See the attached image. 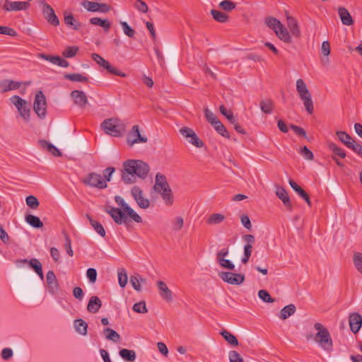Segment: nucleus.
Returning a JSON list of instances; mask_svg holds the SVG:
<instances>
[{
  "label": "nucleus",
  "mask_w": 362,
  "mask_h": 362,
  "mask_svg": "<svg viewBox=\"0 0 362 362\" xmlns=\"http://www.w3.org/2000/svg\"><path fill=\"white\" fill-rule=\"evenodd\" d=\"M266 25L275 32L276 29L282 24L280 21L276 18L269 16L265 19Z\"/></svg>",
  "instance_id": "obj_45"
},
{
  "label": "nucleus",
  "mask_w": 362,
  "mask_h": 362,
  "mask_svg": "<svg viewBox=\"0 0 362 362\" xmlns=\"http://www.w3.org/2000/svg\"><path fill=\"white\" fill-rule=\"evenodd\" d=\"M30 4L26 1H5L3 9L6 11H23L28 8Z\"/></svg>",
  "instance_id": "obj_15"
},
{
  "label": "nucleus",
  "mask_w": 362,
  "mask_h": 362,
  "mask_svg": "<svg viewBox=\"0 0 362 362\" xmlns=\"http://www.w3.org/2000/svg\"><path fill=\"white\" fill-rule=\"evenodd\" d=\"M42 58L45 59L47 61L50 62L51 63L54 64H57L59 66L62 67H67L69 66V62L62 59V57L59 56H52V55H45L42 54Z\"/></svg>",
  "instance_id": "obj_29"
},
{
  "label": "nucleus",
  "mask_w": 362,
  "mask_h": 362,
  "mask_svg": "<svg viewBox=\"0 0 362 362\" xmlns=\"http://www.w3.org/2000/svg\"><path fill=\"white\" fill-rule=\"evenodd\" d=\"M102 306V302L98 296H92L88 303L87 310L89 313H96Z\"/></svg>",
  "instance_id": "obj_27"
},
{
  "label": "nucleus",
  "mask_w": 362,
  "mask_h": 362,
  "mask_svg": "<svg viewBox=\"0 0 362 362\" xmlns=\"http://www.w3.org/2000/svg\"><path fill=\"white\" fill-rule=\"evenodd\" d=\"M219 110L221 113L228 119L230 124L235 123L236 119L230 110H228L224 105H221Z\"/></svg>",
  "instance_id": "obj_50"
},
{
  "label": "nucleus",
  "mask_w": 362,
  "mask_h": 362,
  "mask_svg": "<svg viewBox=\"0 0 362 362\" xmlns=\"http://www.w3.org/2000/svg\"><path fill=\"white\" fill-rule=\"evenodd\" d=\"M22 83L10 79L0 81V93H4L19 88Z\"/></svg>",
  "instance_id": "obj_18"
},
{
  "label": "nucleus",
  "mask_w": 362,
  "mask_h": 362,
  "mask_svg": "<svg viewBox=\"0 0 362 362\" xmlns=\"http://www.w3.org/2000/svg\"><path fill=\"white\" fill-rule=\"evenodd\" d=\"M131 194L141 209H146L150 206V201L144 198L143 191L139 186H134L131 189Z\"/></svg>",
  "instance_id": "obj_14"
},
{
  "label": "nucleus",
  "mask_w": 362,
  "mask_h": 362,
  "mask_svg": "<svg viewBox=\"0 0 362 362\" xmlns=\"http://www.w3.org/2000/svg\"><path fill=\"white\" fill-rule=\"evenodd\" d=\"M180 133L193 146L197 148H202L204 146V142L198 137L192 129L184 127L180 129Z\"/></svg>",
  "instance_id": "obj_11"
},
{
  "label": "nucleus",
  "mask_w": 362,
  "mask_h": 362,
  "mask_svg": "<svg viewBox=\"0 0 362 362\" xmlns=\"http://www.w3.org/2000/svg\"><path fill=\"white\" fill-rule=\"evenodd\" d=\"M134 6L140 12L147 13L148 7L147 4L142 0H136L134 4Z\"/></svg>",
  "instance_id": "obj_61"
},
{
  "label": "nucleus",
  "mask_w": 362,
  "mask_h": 362,
  "mask_svg": "<svg viewBox=\"0 0 362 362\" xmlns=\"http://www.w3.org/2000/svg\"><path fill=\"white\" fill-rule=\"evenodd\" d=\"M82 182L88 186L98 189H105L107 187L105 180H103L100 175L96 173H90L82 180Z\"/></svg>",
  "instance_id": "obj_10"
},
{
  "label": "nucleus",
  "mask_w": 362,
  "mask_h": 362,
  "mask_svg": "<svg viewBox=\"0 0 362 362\" xmlns=\"http://www.w3.org/2000/svg\"><path fill=\"white\" fill-rule=\"evenodd\" d=\"M296 312V306L293 304H289L283 308L279 313V317L281 320H286L293 315Z\"/></svg>",
  "instance_id": "obj_34"
},
{
  "label": "nucleus",
  "mask_w": 362,
  "mask_h": 362,
  "mask_svg": "<svg viewBox=\"0 0 362 362\" xmlns=\"http://www.w3.org/2000/svg\"><path fill=\"white\" fill-rule=\"evenodd\" d=\"M39 4L42 6V13L47 21L53 26H58L59 20L52 7L45 0H39Z\"/></svg>",
  "instance_id": "obj_9"
},
{
  "label": "nucleus",
  "mask_w": 362,
  "mask_h": 362,
  "mask_svg": "<svg viewBox=\"0 0 362 362\" xmlns=\"http://www.w3.org/2000/svg\"><path fill=\"white\" fill-rule=\"evenodd\" d=\"M21 262H28L30 267L38 274L40 278L42 280L44 279L43 272L42 269V264L37 259H31L29 262L28 259H24L21 260Z\"/></svg>",
  "instance_id": "obj_26"
},
{
  "label": "nucleus",
  "mask_w": 362,
  "mask_h": 362,
  "mask_svg": "<svg viewBox=\"0 0 362 362\" xmlns=\"http://www.w3.org/2000/svg\"><path fill=\"white\" fill-rule=\"evenodd\" d=\"M225 216L221 214H212L207 220V223L210 225L218 224L223 222Z\"/></svg>",
  "instance_id": "obj_48"
},
{
  "label": "nucleus",
  "mask_w": 362,
  "mask_h": 362,
  "mask_svg": "<svg viewBox=\"0 0 362 362\" xmlns=\"http://www.w3.org/2000/svg\"><path fill=\"white\" fill-rule=\"evenodd\" d=\"M252 247L253 246L252 245H245L244 246V255H243V257H242V262L243 264H247L248 262H249V259L250 258V256H251V254H252Z\"/></svg>",
  "instance_id": "obj_53"
},
{
  "label": "nucleus",
  "mask_w": 362,
  "mask_h": 362,
  "mask_svg": "<svg viewBox=\"0 0 362 362\" xmlns=\"http://www.w3.org/2000/svg\"><path fill=\"white\" fill-rule=\"evenodd\" d=\"M261 110L265 114H271L274 107V103L272 100L267 98L262 100L259 103Z\"/></svg>",
  "instance_id": "obj_33"
},
{
  "label": "nucleus",
  "mask_w": 362,
  "mask_h": 362,
  "mask_svg": "<svg viewBox=\"0 0 362 362\" xmlns=\"http://www.w3.org/2000/svg\"><path fill=\"white\" fill-rule=\"evenodd\" d=\"M64 23L69 26L72 28L73 29L78 30L81 28V23L76 21L72 13H68L67 12H64Z\"/></svg>",
  "instance_id": "obj_30"
},
{
  "label": "nucleus",
  "mask_w": 362,
  "mask_h": 362,
  "mask_svg": "<svg viewBox=\"0 0 362 362\" xmlns=\"http://www.w3.org/2000/svg\"><path fill=\"white\" fill-rule=\"evenodd\" d=\"M11 103L16 107L20 115L25 122L30 119V106L26 100L18 95H13L10 98Z\"/></svg>",
  "instance_id": "obj_8"
},
{
  "label": "nucleus",
  "mask_w": 362,
  "mask_h": 362,
  "mask_svg": "<svg viewBox=\"0 0 362 362\" xmlns=\"http://www.w3.org/2000/svg\"><path fill=\"white\" fill-rule=\"evenodd\" d=\"M350 329L352 332L356 334L362 325V317L358 313H351L349 318Z\"/></svg>",
  "instance_id": "obj_19"
},
{
  "label": "nucleus",
  "mask_w": 362,
  "mask_h": 362,
  "mask_svg": "<svg viewBox=\"0 0 362 362\" xmlns=\"http://www.w3.org/2000/svg\"><path fill=\"white\" fill-rule=\"evenodd\" d=\"M33 109L40 118L44 119L46 117L47 100L42 90H38L35 94Z\"/></svg>",
  "instance_id": "obj_7"
},
{
  "label": "nucleus",
  "mask_w": 362,
  "mask_h": 362,
  "mask_svg": "<svg viewBox=\"0 0 362 362\" xmlns=\"http://www.w3.org/2000/svg\"><path fill=\"white\" fill-rule=\"evenodd\" d=\"M25 221L35 228H40L43 226V223L41 221L39 217L28 214L25 217Z\"/></svg>",
  "instance_id": "obj_35"
},
{
  "label": "nucleus",
  "mask_w": 362,
  "mask_h": 362,
  "mask_svg": "<svg viewBox=\"0 0 362 362\" xmlns=\"http://www.w3.org/2000/svg\"><path fill=\"white\" fill-rule=\"evenodd\" d=\"M348 148L362 158V146L358 144L355 140L352 141L351 144Z\"/></svg>",
  "instance_id": "obj_64"
},
{
  "label": "nucleus",
  "mask_w": 362,
  "mask_h": 362,
  "mask_svg": "<svg viewBox=\"0 0 362 362\" xmlns=\"http://www.w3.org/2000/svg\"><path fill=\"white\" fill-rule=\"evenodd\" d=\"M90 23L102 27L105 32H107L111 26L110 23L107 19H102L98 17L91 18L90 19Z\"/></svg>",
  "instance_id": "obj_32"
},
{
  "label": "nucleus",
  "mask_w": 362,
  "mask_h": 362,
  "mask_svg": "<svg viewBox=\"0 0 362 362\" xmlns=\"http://www.w3.org/2000/svg\"><path fill=\"white\" fill-rule=\"evenodd\" d=\"M64 78L76 82H87L88 81V77L81 74H66L64 75Z\"/></svg>",
  "instance_id": "obj_44"
},
{
  "label": "nucleus",
  "mask_w": 362,
  "mask_h": 362,
  "mask_svg": "<svg viewBox=\"0 0 362 362\" xmlns=\"http://www.w3.org/2000/svg\"><path fill=\"white\" fill-rule=\"evenodd\" d=\"M211 14L213 18L219 23H226L229 20V16L226 13L216 9L211 10Z\"/></svg>",
  "instance_id": "obj_38"
},
{
  "label": "nucleus",
  "mask_w": 362,
  "mask_h": 362,
  "mask_svg": "<svg viewBox=\"0 0 362 362\" xmlns=\"http://www.w3.org/2000/svg\"><path fill=\"white\" fill-rule=\"evenodd\" d=\"M228 356L230 362H243V358L236 351H230Z\"/></svg>",
  "instance_id": "obj_63"
},
{
  "label": "nucleus",
  "mask_w": 362,
  "mask_h": 362,
  "mask_svg": "<svg viewBox=\"0 0 362 362\" xmlns=\"http://www.w3.org/2000/svg\"><path fill=\"white\" fill-rule=\"evenodd\" d=\"M46 280L49 292L53 295L59 291V283L53 271H49L47 273Z\"/></svg>",
  "instance_id": "obj_17"
},
{
  "label": "nucleus",
  "mask_w": 362,
  "mask_h": 362,
  "mask_svg": "<svg viewBox=\"0 0 362 362\" xmlns=\"http://www.w3.org/2000/svg\"><path fill=\"white\" fill-rule=\"evenodd\" d=\"M105 211L110 214L114 221L119 225H121L122 223H127L128 216H129L136 223H139L142 222L141 217L137 214L129 206L126 207V209L122 211L119 208H115L107 205L105 208Z\"/></svg>",
  "instance_id": "obj_2"
},
{
  "label": "nucleus",
  "mask_w": 362,
  "mask_h": 362,
  "mask_svg": "<svg viewBox=\"0 0 362 362\" xmlns=\"http://www.w3.org/2000/svg\"><path fill=\"white\" fill-rule=\"evenodd\" d=\"M157 286L161 298L167 302H171L173 300V293L166 284L162 281H157Z\"/></svg>",
  "instance_id": "obj_20"
},
{
  "label": "nucleus",
  "mask_w": 362,
  "mask_h": 362,
  "mask_svg": "<svg viewBox=\"0 0 362 362\" xmlns=\"http://www.w3.org/2000/svg\"><path fill=\"white\" fill-rule=\"evenodd\" d=\"M212 126L215 129V130L221 134L222 136L226 137L227 139L230 138V135L228 132L227 131L225 126L221 123V122L218 119L216 122H214Z\"/></svg>",
  "instance_id": "obj_42"
},
{
  "label": "nucleus",
  "mask_w": 362,
  "mask_h": 362,
  "mask_svg": "<svg viewBox=\"0 0 362 362\" xmlns=\"http://www.w3.org/2000/svg\"><path fill=\"white\" fill-rule=\"evenodd\" d=\"M133 310L137 313H146L148 312V309L146 305V303L144 301H140L139 303H135L132 308Z\"/></svg>",
  "instance_id": "obj_55"
},
{
  "label": "nucleus",
  "mask_w": 362,
  "mask_h": 362,
  "mask_svg": "<svg viewBox=\"0 0 362 362\" xmlns=\"http://www.w3.org/2000/svg\"><path fill=\"white\" fill-rule=\"evenodd\" d=\"M221 334L230 345L233 346H236L238 345V341L236 337L230 332L227 330H223L221 332Z\"/></svg>",
  "instance_id": "obj_41"
},
{
  "label": "nucleus",
  "mask_w": 362,
  "mask_h": 362,
  "mask_svg": "<svg viewBox=\"0 0 362 362\" xmlns=\"http://www.w3.org/2000/svg\"><path fill=\"white\" fill-rule=\"evenodd\" d=\"M148 139L140 134L139 125H134L127 137V143L132 147L135 144L146 143Z\"/></svg>",
  "instance_id": "obj_12"
},
{
  "label": "nucleus",
  "mask_w": 362,
  "mask_h": 362,
  "mask_svg": "<svg viewBox=\"0 0 362 362\" xmlns=\"http://www.w3.org/2000/svg\"><path fill=\"white\" fill-rule=\"evenodd\" d=\"M25 202L26 204L32 209H36L40 205L38 199L33 195L28 196L25 198Z\"/></svg>",
  "instance_id": "obj_51"
},
{
  "label": "nucleus",
  "mask_w": 362,
  "mask_h": 362,
  "mask_svg": "<svg viewBox=\"0 0 362 362\" xmlns=\"http://www.w3.org/2000/svg\"><path fill=\"white\" fill-rule=\"evenodd\" d=\"M336 134L339 141L347 148L351 144L352 141H354V139L345 132L338 131L337 132Z\"/></svg>",
  "instance_id": "obj_37"
},
{
  "label": "nucleus",
  "mask_w": 362,
  "mask_h": 362,
  "mask_svg": "<svg viewBox=\"0 0 362 362\" xmlns=\"http://www.w3.org/2000/svg\"><path fill=\"white\" fill-rule=\"evenodd\" d=\"M153 189L161 195L163 199L167 205L173 204V197L172 194V190L167 182L166 177L164 175L160 173H158L156 175V180L153 185Z\"/></svg>",
  "instance_id": "obj_3"
},
{
  "label": "nucleus",
  "mask_w": 362,
  "mask_h": 362,
  "mask_svg": "<svg viewBox=\"0 0 362 362\" xmlns=\"http://www.w3.org/2000/svg\"><path fill=\"white\" fill-rule=\"evenodd\" d=\"M219 276L223 281L231 285H240L245 281L243 274L230 272H221L219 273Z\"/></svg>",
  "instance_id": "obj_13"
},
{
  "label": "nucleus",
  "mask_w": 362,
  "mask_h": 362,
  "mask_svg": "<svg viewBox=\"0 0 362 362\" xmlns=\"http://www.w3.org/2000/svg\"><path fill=\"white\" fill-rule=\"evenodd\" d=\"M353 261L356 269L362 274V253L356 252L354 255Z\"/></svg>",
  "instance_id": "obj_54"
},
{
  "label": "nucleus",
  "mask_w": 362,
  "mask_h": 362,
  "mask_svg": "<svg viewBox=\"0 0 362 362\" xmlns=\"http://www.w3.org/2000/svg\"><path fill=\"white\" fill-rule=\"evenodd\" d=\"M74 327L76 332L82 335L87 334V323L82 319H78L74 321Z\"/></svg>",
  "instance_id": "obj_39"
},
{
  "label": "nucleus",
  "mask_w": 362,
  "mask_h": 362,
  "mask_svg": "<svg viewBox=\"0 0 362 362\" xmlns=\"http://www.w3.org/2000/svg\"><path fill=\"white\" fill-rule=\"evenodd\" d=\"M86 218L89 221L90 225L93 226L94 230L102 237L105 236V230L102 224L95 220H93L89 214L86 215Z\"/></svg>",
  "instance_id": "obj_36"
},
{
  "label": "nucleus",
  "mask_w": 362,
  "mask_h": 362,
  "mask_svg": "<svg viewBox=\"0 0 362 362\" xmlns=\"http://www.w3.org/2000/svg\"><path fill=\"white\" fill-rule=\"evenodd\" d=\"M64 238H65V243H64V247L66 250V252L67 254L70 256V257H72L74 255V252H73V250L71 248V239L69 236V235L64 232Z\"/></svg>",
  "instance_id": "obj_60"
},
{
  "label": "nucleus",
  "mask_w": 362,
  "mask_h": 362,
  "mask_svg": "<svg viewBox=\"0 0 362 362\" xmlns=\"http://www.w3.org/2000/svg\"><path fill=\"white\" fill-rule=\"evenodd\" d=\"M128 277L127 272L124 269H120L118 270V281L119 284L122 288H124L127 283Z\"/></svg>",
  "instance_id": "obj_49"
},
{
  "label": "nucleus",
  "mask_w": 362,
  "mask_h": 362,
  "mask_svg": "<svg viewBox=\"0 0 362 362\" xmlns=\"http://www.w3.org/2000/svg\"><path fill=\"white\" fill-rule=\"evenodd\" d=\"M119 355L127 362H133L136 359V352L134 350L122 349L119 351Z\"/></svg>",
  "instance_id": "obj_31"
},
{
  "label": "nucleus",
  "mask_w": 362,
  "mask_h": 362,
  "mask_svg": "<svg viewBox=\"0 0 362 362\" xmlns=\"http://www.w3.org/2000/svg\"><path fill=\"white\" fill-rule=\"evenodd\" d=\"M296 90L299 98L303 102L305 108L308 114L312 115L314 111L313 102L311 93L308 90L307 86L302 78L296 81Z\"/></svg>",
  "instance_id": "obj_6"
},
{
  "label": "nucleus",
  "mask_w": 362,
  "mask_h": 362,
  "mask_svg": "<svg viewBox=\"0 0 362 362\" xmlns=\"http://www.w3.org/2000/svg\"><path fill=\"white\" fill-rule=\"evenodd\" d=\"M78 51V48L76 46L67 47L62 52V55L66 58L74 57Z\"/></svg>",
  "instance_id": "obj_56"
},
{
  "label": "nucleus",
  "mask_w": 362,
  "mask_h": 362,
  "mask_svg": "<svg viewBox=\"0 0 362 362\" xmlns=\"http://www.w3.org/2000/svg\"><path fill=\"white\" fill-rule=\"evenodd\" d=\"M276 194L280 199L285 206L290 211L292 210V204L289 196L286 189L282 187H278L276 191Z\"/></svg>",
  "instance_id": "obj_22"
},
{
  "label": "nucleus",
  "mask_w": 362,
  "mask_h": 362,
  "mask_svg": "<svg viewBox=\"0 0 362 362\" xmlns=\"http://www.w3.org/2000/svg\"><path fill=\"white\" fill-rule=\"evenodd\" d=\"M39 143L42 148L45 149L52 156L56 157H59L62 156L60 151L51 143H49L45 140H40Z\"/></svg>",
  "instance_id": "obj_28"
},
{
  "label": "nucleus",
  "mask_w": 362,
  "mask_h": 362,
  "mask_svg": "<svg viewBox=\"0 0 362 362\" xmlns=\"http://www.w3.org/2000/svg\"><path fill=\"white\" fill-rule=\"evenodd\" d=\"M204 112L205 115V117L206 120L212 125L214 122H216L218 119L217 117L211 112L208 107H205L204 110Z\"/></svg>",
  "instance_id": "obj_59"
},
{
  "label": "nucleus",
  "mask_w": 362,
  "mask_h": 362,
  "mask_svg": "<svg viewBox=\"0 0 362 362\" xmlns=\"http://www.w3.org/2000/svg\"><path fill=\"white\" fill-rule=\"evenodd\" d=\"M184 220L181 216H177L173 221V228L174 230L178 231L183 227Z\"/></svg>",
  "instance_id": "obj_62"
},
{
  "label": "nucleus",
  "mask_w": 362,
  "mask_h": 362,
  "mask_svg": "<svg viewBox=\"0 0 362 362\" xmlns=\"http://www.w3.org/2000/svg\"><path fill=\"white\" fill-rule=\"evenodd\" d=\"M314 328L317 331L314 340L325 351H331L333 349V342L328 329L319 322L314 325Z\"/></svg>",
  "instance_id": "obj_4"
},
{
  "label": "nucleus",
  "mask_w": 362,
  "mask_h": 362,
  "mask_svg": "<svg viewBox=\"0 0 362 362\" xmlns=\"http://www.w3.org/2000/svg\"><path fill=\"white\" fill-rule=\"evenodd\" d=\"M216 261L222 268L228 270H233L235 268V265L229 259H226L225 258H219L216 259Z\"/></svg>",
  "instance_id": "obj_52"
},
{
  "label": "nucleus",
  "mask_w": 362,
  "mask_h": 362,
  "mask_svg": "<svg viewBox=\"0 0 362 362\" xmlns=\"http://www.w3.org/2000/svg\"><path fill=\"white\" fill-rule=\"evenodd\" d=\"M338 13L341 18V23L345 25H351L354 24V20L349 11L344 7L338 8Z\"/></svg>",
  "instance_id": "obj_25"
},
{
  "label": "nucleus",
  "mask_w": 362,
  "mask_h": 362,
  "mask_svg": "<svg viewBox=\"0 0 362 362\" xmlns=\"http://www.w3.org/2000/svg\"><path fill=\"white\" fill-rule=\"evenodd\" d=\"M328 148L333 153L332 156H339L341 158H344L346 157V153L345 151L337 146L334 143L330 142L328 144Z\"/></svg>",
  "instance_id": "obj_40"
},
{
  "label": "nucleus",
  "mask_w": 362,
  "mask_h": 362,
  "mask_svg": "<svg viewBox=\"0 0 362 362\" xmlns=\"http://www.w3.org/2000/svg\"><path fill=\"white\" fill-rule=\"evenodd\" d=\"M258 296L261 300L266 303H274L275 300L271 297L270 294L267 290H260L258 292Z\"/></svg>",
  "instance_id": "obj_57"
},
{
  "label": "nucleus",
  "mask_w": 362,
  "mask_h": 362,
  "mask_svg": "<svg viewBox=\"0 0 362 362\" xmlns=\"http://www.w3.org/2000/svg\"><path fill=\"white\" fill-rule=\"evenodd\" d=\"M276 35L282 41L286 43H291L292 38L287 28L281 24L274 32Z\"/></svg>",
  "instance_id": "obj_23"
},
{
  "label": "nucleus",
  "mask_w": 362,
  "mask_h": 362,
  "mask_svg": "<svg viewBox=\"0 0 362 362\" xmlns=\"http://www.w3.org/2000/svg\"><path fill=\"white\" fill-rule=\"evenodd\" d=\"M120 25H122L123 31L126 35L132 38L134 37L136 31L132 28L127 22H121Z\"/></svg>",
  "instance_id": "obj_58"
},
{
  "label": "nucleus",
  "mask_w": 362,
  "mask_h": 362,
  "mask_svg": "<svg viewBox=\"0 0 362 362\" xmlns=\"http://www.w3.org/2000/svg\"><path fill=\"white\" fill-rule=\"evenodd\" d=\"M286 18L287 25L288 28H289L291 35L295 37H300V30L297 20L294 17L291 16L288 14L286 16Z\"/></svg>",
  "instance_id": "obj_21"
},
{
  "label": "nucleus",
  "mask_w": 362,
  "mask_h": 362,
  "mask_svg": "<svg viewBox=\"0 0 362 362\" xmlns=\"http://www.w3.org/2000/svg\"><path fill=\"white\" fill-rule=\"evenodd\" d=\"M70 95L74 104L79 107L83 108L88 104V98L83 91L74 90L71 92Z\"/></svg>",
  "instance_id": "obj_16"
},
{
  "label": "nucleus",
  "mask_w": 362,
  "mask_h": 362,
  "mask_svg": "<svg viewBox=\"0 0 362 362\" xmlns=\"http://www.w3.org/2000/svg\"><path fill=\"white\" fill-rule=\"evenodd\" d=\"M104 333L106 334L105 337L107 339L111 340L114 342H118L121 339L120 335L111 328L104 329Z\"/></svg>",
  "instance_id": "obj_43"
},
{
  "label": "nucleus",
  "mask_w": 362,
  "mask_h": 362,
  "mask_svg": "<svg viewBox=\"0 0 362 362\" xmlns=\"http://www.w3.org/2000/svg\"><path fill=\"white\" fill-rule=\"evenodd\" d=\"M218 7L226 12H230L236 7V4L230 0H224L219 3Z\"/></svg>",
  "instance_id": "obj_46"
},
{
  "label": "nucleus",
  "mask_w": 362,
  "mask_h": 362,
  "mask_svg": "<svg viewBox=\"0 0 362 362\" xmlns=\"http://www.w3.org/2000/svg\"><path fill=\"white\" fill-rule=\"evenodd\" d=\"M101 128L105 134L117 137L124 132L125 124L119 119L112 117L105 119L101 124Z\"/></svg>",
  "instance_id": "obj_5"
},
{
  "label": "nucleus",
  "mask_w": 362,
  "mask_h": 362,
  "mask_svg": "<svg viewBox=\"0 0 362 362\" xmlns=\"http://www.w3.org/2000/svg\"><path fill=\"white\" fill-rule=\"evenodd\" d=\"M150 171L148 163L141 160L129 159L123 163L121 170V179L124 184H133L136 182V177L144 180Z\"/></svg>",
  "instance_id": "obj_1"
},
{
  "label": "nucleus",
  "mask_w": 362,
  "mask_h": 362,
  "mask_svg": "<svg viewBox=\"0 0 362 362\" xmlns=\"http://www.w3.org/2000/svg\"><path fill=\"white\" fill-rule=\"evenodd\" d=\"M81 5L88 11L90 12H96L98 11V2L89 1L84 0L81 2Z\"/></svg>",
  "instance_id": "obj_47"
},
{
  "label": "nucleus",
  "mask_w": 362,
  "mask_h": 362,
  "mask_svg": "<svg viewBox=\"0 0 362 362\" xmlns=\"http://www.w3.org/2000/svg\"><path fill=\"white\" fill-rule=\"evenodd\" d=\"M289 185L293 188V189L306 202L308 206H311V202L307 192L292 180H289Z\"/></svg>",
  "instance_id": "obj_24"
}]
</instances>
